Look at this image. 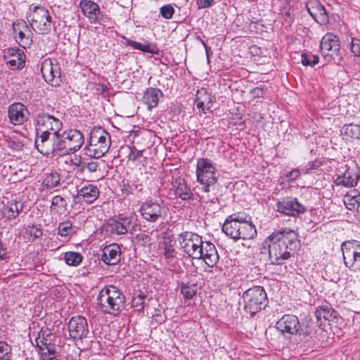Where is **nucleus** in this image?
Listing matches in <instances>:
<instances>
[{"label": "nucleus", "mask_w": 360, "mask_h": 360, "mask_svg": "<svg viewBox=\"0 0 360 360\" xmlns=\"http://www.w3.org/2000/svg\"><path fill=\"white\" fill-rule=\"evenodd\" d=\"M297 233L289 229L273 232L262 243L261 253L267 251L271 264L281 265L299 246Z\"/></svg>", "instance_id": "nucleus-1"}, {"label": "nucleus", "mask_w": 360, "mask_h": 360, "mask_svg": "<svg viewBox=\"0 0 360 360\" xmlns=\"http://www.w3.org/2000/svg\"><path fill=\"white\" fill-rule=\"evenodd\" d=\"M34 123L35 125V146L38 151L45 155H49L51 146L63 128L62 121L46 112L36 115Z\"/></svg>", "instance_id": "nucleus-2"}, {"label": "nucleus", "mask_w": 360, "mask_h": 360, "mask_svg": "<svg viewBox=\"0 0 360 360\" xmlns=\"http://www.w3.org/2000/svg\"><path fill=\"white\" fill-rule=\"evenodd\" d=\"M181 248L184 252L194 259H202L205 264L213 267L219 259L215 246L210 242L203 241L202 237L193 232H185L180 235Z\"/></svg>", "instance_id": "nucleus-3"}, {"label": "nucleus", "mask_w": 360, "mask_h": 360, "mask_svg": "<svg viewBox=\"0 0 360 360\" xmlns=\"http://www.w3.org/2000/svg\"><path fill=\"white\" fill-rule=\"evenodd\" d=\"M84 143L83 134L78 129H70L59 133L51 146L50 154L65 155L78 151Z\"/></svg>", "instance_id": "nucleus-4"}, {"label": "nucleus", "mask_w": 360, "mask_h": 360, "mask_svg": "<svg viewBox=\"0 0 360 360\" xmlns=\"http://www.w3.org/2000/svg\"><path fill=\"white\" fill-rule=\"evenodd\" d=\"M125 295L115 285H108L99 292L96 301L101 311L108 314H118L124 308Z\"/></svg>", "instance_id": "nucleus-5"}, {"label": "nucleus", "mask_w": 360, "mask_h": 360, "mask_svg": "<svg viewBox=\"0 0 360 360\" xmlns=\"http://www.w3.org/2000/svg\"><path fill=\"white\" fill-rule=\"evenodd\" d=\"M110 135L101 127L94 128L89 134L86 146L84 150L85 154L94 158L103 157L110 149Z\"/></svg>", "instance_id": "nucleus-6"}, {"label": "nucleus", "mask_w": 360, "mask_h": 360, "mask_svg": "<svg viewBox=\"0 0 360 360\" xmlns=\"http://www.w3.org/2000/svg\"><path fill=\"white\" fill-rule=\"evenodd\" d=\"M27 19L32 29L40 34L49 33L53 25L49 11L43 6L34 4L30 6Z\"/></svg>", "instance_id": "nucleus-7"}, {"label": "nucleus", "mask_w": 360, "mask_h": 360, "mask_svg": "<svg viewBox=\"0 0 360 360\" xmlns=\"http://www.w3.org/2000/svg\"><path fill=\"white\" fill-rule=\"evenodd\" d=\"M197 182L202 186V190L210 192L218 180L217 171L212 160L200 158L196 162Z\"/></svg>", "instance_id": "nucleus-8"}, {"label": "nucleus", "mask_w": 360, "mask_h": 360, "mask_svg": "<svg viewBox=\"0 0 360 360\" xmlns=\"http://www.w3.org/2000/svg\"><path fill=\"white\" fill-rule=\"evenodd\" d=\"M245 309L252 316L264 309L268 303L267 295L262 286H253L243 292Z\"/></svg>", "instance_id": "nucleus-9"}, {"label": "nucleus", "mask_w": 360, "mask_h": 360, "mask_svg": "<svg viewBox=\"0 0 360 360\" xmlns=\"http://www.w3.org/2000/svg\"><path fill=\"white\" fill-rule=\"evenodd\" d=\"M345 265L352 271H360V242L346 241L341 245Z\"/></svg>", "instance_id": "nucleus-10"}, {"label": "nucleus", "mask_w": 360, "mask_h": 360, "mask_svg": "<svg viewBox=\"0 0 360 360\" xmlns=\"http://www.w3.org/2000/svg\"><path fill=\"white\" fill-rule=\"evenodd\" d=\"M233 226H229L222 229L223 232L235 241L240 239L251 240L256 237L257 230L252 222H245L240 224H233Z\"/></svg>", "instance_id": "nucleus-11"}, {"label": "nucleus", "mask_w": 360, "mask_h": 360, "mask_svg": "<svg viewBox=\"0 0 360 360\" xmlns=\"http://www.w3.org/2000/svg\"><path fill=\"white\" fill-rule=\"evenodd\" d=\"M276 328L283 334L288 333L289 335H300L307 337L309 335V332L304 330L300 328V323L298 318L293 314L283 315L276 324Z\"/></svg>", "instance_id": "nucleus-12"}, {"label": "nucleus", "mask_w": 360, "mask_h": 360, "mask_svg": "<svg viewBox=\"0 0 360 360\" xmlns=\"http://www.w3.org/2000/svg\"><path fill=\"white\" fill-rule=\"evenodd\" d=\"M79 7L83 15L91 24L104 25L108 18L101 11L99 6L91 0H81Z\"/></svg>", "instance_id": "nucleus-13"}, {"label": "nucleus", "mask_w": 360, "mask_h": 360, "mask_svg": "<svg viewBox=\"0 0 360 360\" xmlns=\"http://www.w3.org/2000/svg\"><path fill=\"white\" fill-rule=\"evenodd\" d=\"M68 329L70 338L74 340H82L89 333L87 320L82 316H72L68 323Z\"/></svg>", "instance_id": "nucleus-14"}, {"label": "nucleus", "mask_w": 360, "mask_h": 360, "mask_svg": "<svg viewBox=\"0 0 360 360\" xmlns=\"http://www.w3.org/2000/svg\"><path fill=\"white\" fill-rule=\"evenodd\" d=\"M276 207L277 212L292 217H298L307 211L306 207L300 204L297 198L292 197H286L278 200Z\"/></svg>", "instance_id": "nucleus-15"}, {"label": "nucleus", "mask_w": 360, "mask_h": 360, "mask_svg": "<svg viewBox=\"0 0 360 360\" xmlns=\"http://www.w3.org/2000/svg\"><path fill=\"white\" fill-rule=\"evenodd\" d=\"M139 211L146 221L154 223L162 217L164 206L162 203L150 199L142 203Z\"/></svg>", "instance_id": "nucleus-16"}, {"label": "nucleus", "mask_w": 360, "mask_h": 360, "mask_svg": "<svg viewBox=\"0 0 360 360\" xmlns=\"http://www.w3.org/2000/svg\"><path fill=\"white\" fill-rule=\"evenodd\" d=\"M343 172L338 170L337 178L335 179L336 186H342L347 188L354 187L360 179L359 170L356 168H343Z\"/></svg>", "instance_id": "nucleus-17"}, {"label": "nucleus", "mask_w": 360, "mask_h": 360, "mask_svg": "<svg viewBox=\"0 0 360 360\" xmlns=\"http://www.w3.org/2000/svg\"><path fill=\"white\" fill-rule=\"evenodd\" d=\"M29 111L26 105L20 102L11 104L8 108V117L13 125H21L27 121Z\"/></svg>", "instance_id": "nucleus-18"}, {"label": "nucleus", "mask_w": 360, "mask_h": 360, "mask_svg": "<svg viewBox=\"0 0 360 360\" xmlns=\"http://www.w3.org/2000/svg\"><path fill=\"white\" fill-rule=\"evenodd\" d=\"M13 31L15 33V39L17 43L24 49L29 47L32 39L31 37V30L25 22H17L13 25Z\"/></svg>", "instance_id": "nucleus-19"}, {"label": "nucleus", "mask_w": 360, "mask_h": 360, "mask_svg": "<svg viewBox=\"0 0 360 360\" xmlns=\"http://www.w3.org/2000/svg\"><path fill=\"white\" fill-rule=\"evenodd\" d=\"M6 64L12 70H20L25 63V55L19 49L9 48L4 51Z\"/></svg>", "instance_id": "nucleus-20"}, {"label": "nucleus", "mask_w": 360, "mask_h": 360, "mask_svg": "<svg viewBox=\"0 0 360 360\" xmlns=\"http://www.w3.org/2000/svg\"><path fill=\"white\" fill-rule=\"evenodd\" d=\"M307 11L314 20L320 25L328 22V15L325 7L317 0H310L306 5Z\"/></svg>", "instance_id": "nucleus-21"}, {"label": "nucleus", "mask_w": 360, "mask_h": 360, "mask_svg": "<svg viewBox=\"0 0 360 360\" xmlns=\"http://www.w3.org/2000/svg\"><path fill=\"white\" fill-rule=\"evenodd\" d=\"M120 247L115 243L103 248L101 255L102 261L107 265H115L120 261Z\"/></svg>", "instance_id": "nucleus-22"}, {"label": "nucleus", "mask_w": 360, "mask_h": 360, "mask_svg": "<svg viewBox=\"0 0 360 360\" xmlns=\"http://www.w3.org/2000/svg\"><path fill=\"white\" fill-rule=\"evenodd\" d=\"M41 72L46 82H52L54 79L60 77V68L57 64H53L51 60H45L41 63Z\"/></svg>", "instance_id": "nucleus-23"}, {"label": "nucleus", "mask_w": 360, "mask_h": 360, "mask_svg": "<svg viewBox=\"0 0 360 360\" xmlns=\"http://www.w3.org/2000/svg\"><path fill=\"white\" fill-rule=\"evenodd\" d=\"M130 220L127 218H122L120 220L112 219L107 224V230L112 234L124 235L127 232Z\"/></svg>", "instance_id": "nucleus-24"}, {"label": "nucleus", "mask_w": 360, "mask_h": 360, "mask_svg": "<svg viewBox=\"0 0 360 360\" xmlns=\"http://www.w3.org/2000/svg\"><path fill=\"white\" fill-rule=\"evenodd\" d=\"M174 195L183 200H188L192 198L193 193L184 179H176L172 182Z\"/></svg>", "instance_id": "nucleus-25"}, {"label": "nucleus", "mask_w": 360, "mask_h": 360, "mask_svg": "<svg viewBox=\"0 0 360 360\" xmlns=\"http://www.w3.org/2000/svg\"><path fill=\"white\" fill-rule=\"evenodd\" d=\"M195 102L197 108L203 113H206V110H208L212 107V96L207 89L202 88L197 91Z\"/></svg>", "instance_id": "nucleus-26"}, {"label": "nucleus", "mask_w": 360, "mask_h": 360, "mask_svg": "<svg viewBox=\"0 0 360 360\" xmlns=\"http://www.w3.org/2000/svg\"><path fill=\"white\" fill-rule=\"evenodd\" d=\"M23 209V204L20 201L11 200L3 208L2 214L7 219H14Z\"/></svg>", "instance_id": "nucleus-27"}, {"label": "nucleus", "mask_w": 360, "mask_h": 360, "mask_svg": "<svg viewBox=\"0 0 360 360\" xmlns=\"http://www.w3.org/2000/svg\"><path fill=\"white\" fill-rule=\"evenodd\" d=\"M315 314L317 319L320 321L322 319L329 322L334 321L338 317V313L328 304L318 307Z\"/></svg>", "instance_id": "nucleus-28"}, {"label": "nucleus", "mask_w": 360, "mask_h": 360, "mask_svg": "<svg viewBox=\"0 0 360 360\" xmlns=\"http://www.w3.org/2000/svg\"><path fill=\"white\" fill-rule=\"evenodd\" d=\"M98 188L93 184H87L82 186L78 191V195L82 197L87 203L94 202L99 196Z\"/></svg>", "instance_id": "nucleus-29"}, {"label": "nucleus", "mask_w": 360, "mask_h": 360, "mask_svg": "<svg viewBox=\"0 0 360 360\" xmlns=\"http://www.w3.org/2000/svg\"><path fill=\"white\" fill-rule=\"evenodd\" d=\"M162 96V92L158 88L150 87L146 89L143 95V102L148 108L151 110L156 107L159 102V98Z\"/></svg>", "instance_id": "nucleus-30"}, {"label": "nucleus", "mask_w": 360, "mask_h": 360, "mask_svg": "<svg viewBox=\"0 0 360 360\" xmlns=\"http://www.w3.org/2000/svg\"><path fill=\"white\" fill-rule=\"evenodd\" d=\"M53 334L49 328H41L35 340L37 346L40 351L44 350V347H47L52 342Z\"/></svg>", "instance_id": "nucleus-31"}, {"label": "nucleus", "mask_w": 360, "mask_h": 360, "mask_svg": "<svg viewBox=\"0 0 360 360\" xmlns=\"http://www.w3.org/2000/svg\"><path fill=\"white\" fill-rule=\"evenodd\" d=\"M125 40H126V44L128 46H130L133 49L141 51L144 53L156 54L159 51L158 48L155 44H149V43L143 44L139 42L131 40L129 39H125Z\"/></svg>", "instance_id": "nucleus-32"}, {"label": "nucleus", "mask_w": 360, "mask_h": 360, "mask_svg": "<svg viewBox=\"0 0 360 360\" xmlns=\"http://www.w3.org/2000/svg\"><path fill=\"white\" fill-rule=\"evenodd\" d=\"M339 44L338 37L332 33L326 34L321 41L320 49L321 53L329 51Z\"/></svg>", "instance_id": "nucleus-33"}, {"label": "nucleus", "mask_w": 360, "mask_h": 360, "mask_svg": "<svg viewBox=\"0 0 360 360\" xmlns=\"http://www.w3.org/2000/svg\"><path fill=\"white\" fill-rule=\"evenodd\" d=\"M248 216L244 213H234L229 215L225 220L222 229L229 226H233V224H240L245 222H252L250 218L248 219Z\"/></svg>", "instance_id": "nucleus-34"}, {"label": "nucleus", "mask_w": 360, "mask_h": 360, "mask_svg": "<svg viewBox=\"0 0 360 360\" xmlns=\"http://www.w3.org/2000/svg\"><path fill=\"white\" fill-rule=\"evenodd\" d=\"M341 134L346 139H360V125L354 124H345L342 127Z\"/></svg>", "instance_id": "nucleus-35"}, {"label": "nucleus", "mask_w": 360, "mask_h": 360, "mask_svg": "<svg viewBox=\"0 0 360 360\" xmlns=\"http://www.w3.org/2000/svg\"><path fill=\"white\" fill-rule=\"evenodd\" d=\"M322 56L326 62L340 63L342 60L340 44H338L336 46H333V49H329V51L323 52Z\"/></svg>", "instance_id": "nucleus-36"}, {"label": "nucleus", "mask_w": 360, "mask_h": 360, "mask_svg": "<svg viewBox=\"0 0 360 360\" xmlns=\"http://www.w3.org/2000/svg\"><path fill=\"white\" fill-rule=\"evenodd\" d=\"M82 256L77 252H68L64 255V260L69 266H77L82 262Z\"/></svg>", "instance_id": "nucleus-37"}, {"label": "nucleus", "mask_w": 360, "mask_h": 360, "mask_svg": "<svg viewBox=\"0 0 360 360\" xmlns=\"http://www.w3.org/2000/svg\"><path fill=\"white\" fill-rule=\"evenodd\" d=\"M60 181V175L57 172L49 174L42 183V187L53 188L59 184Z\"/></svg>", "instance_id": "nucleus-38"}, {"label": "nucleus", "mask_w": 360, "mask_h": 360, "mask_svg": "<svg viewBox=\"0 0 360 360\" xmlns=\"http://www.w3.org/2000/svg\"><path fill=\"white\" fill-rule=\"evenodd\" d=\"M58 233L62 237H68L74 233L72 224L70 221L60 223L58 226Z\"/></svg>", "instance_id": "nucleus-39"}, {"label": "nucleus", "mask_w": 360, "mask_h": 360, "mask_svg": "<svg viewBox=\"0 0 360 360\" xmlns=\"http://www.w3.org/2000/svg\"><path fill=\"white\" fill-rule=\"evenodd\" d=\"M67 202L60 195H56L51 201V208L56 210L57 212H65L67 210Z\"/></svg>", "instance_id": "nucleus-40"}, {"label": "nucleus", "mask_w": 360, "mask_h": 360, "mask_svg": "<svg viewBox=\"0 0 360 360\" xmlns=\"http://www.w3.org/2000/svg\"><path fill=\"white\" fill-rule=\"evenodd\" d=\"M197 292V285L194 284L183 283L181 286V293L185 299H191Z\"/></svg>", "instance_id": "nucleus-41"}, {"label": "nucleus", "mask_w": 360, "mask_h": 360, "mask_svg": "<svg viewBox=\"0 0 360 360\" xmlns=\"http://www.w3.org/2000/svg\"><path fill=\"white\" fill-rule=\"evenodd\" d=\"M319 56L311 53H302L301 55V62L304 66L314 67L319 62Z\"/></svg>", "instance_id": "nucleus-42"}, {"label": "nucleus", "mask_w": 360, "mask_h": 360, "mask_svg": "<svg viewBox=\"0 0 360 360\" xmlns=\"http://www.w3.org/2000/svg\"><path fill=\"white\" fill-rule=\"evenodd\" d=\"M146 295L143 292H141L137 295L134 296L131 300V306L134 310L141 312L144 309V302Z\"/></svg>", "instance_id": "nucleus-43"}, {"label": "nucleus", "mask_w": 360, "mask_h": 360, "mask_svg": "<svg viewBox=\"0 0 360 360\" xmlns=\"http://www.w3.org/2000/svg\"><path fill=\"white\" fill-rule=\"evenodd\" d=\"M347 193L344 197V203L348 210L357 212V198L356 195H352V193Z\"/></svg>", "instance_id": "nucleus-44"}, {"label": "nucleus", "mask_w": 360, "mask_h": 360, "mask_svg": "<svg viewBox=\"0 0 360 360\" xmlns=\"http://www.w3.org/2000/svg\"><path fill=\"white\" fill-rule=\"evenodd\" d=\"M162 244L164 248L165 257L168 259L174 257L176 252L172 241L170 239H165Z\"/></svg>", "instance_id": "nucleus-45"}, {"label": "nucleus", "mask_w": 360, "mask_h": 360, "mask_svg": "<svg viewBox=\"0 0 360 360\" xmlns=\"http://www.w3.org/2000/svg\"><path fill=\"white\" fill-rule=\"evenodd\" d=\"M349 48L354 56L360 58V39L352 37Z\"/></svg>", "instance_id": "nucleus-46"}, {"label": "nucleus", "mask_w": 360, "mask_h": 360, "mask_svg": "<svg viewBox=\"0 0 360 360\" xmlns=\"http://www.w3.org/2000/svg\"><path fill=\"white\" fill-rule=\"evenodd\" d=\"M174 13V9L171 5H165L160 8V14L165 19H171Z\"/></svg>", "instance_id": "nucleus-47"}, {"label": "nucleus", "mask_w": 360, "mask_h": 360, "mask_svg": "<svg viewBox=\"0 0 360 360\" xmlns=\"http://www.w3.org/2000/svg\"><path fill=\"white\" fill-rule=\"evenodd\" d=\"M39 352L41 353V359L43 360H53L55 359L54 352L51 350L49 346H47V347H44V350L40 351L39 349Z\"/></svg>", "instance_id": "nucleus-48"}, {"label": "nucleus", "mask_w": 360, "mask_h": 360, "mask_svg": "<svg viewBox=\"0 0 360 360\" xmlns=\"http://www.w3.org/2000/svg\"><path fill=\"white\" fill-rule=\"evenodd\" d=\"M10 352V346L4 342L0 341V360L4 359Z\"/></svg>", "instance_id": "nucleus-49"}, {"label": "nucleus", "mask_w": 360, "mask_h": 360, "mask_svg": "<svg viewBox=\"0 0 360 360\" xmlns=\"http://www.w3.org/2000/svg\"><path fill=\"white\" fill-rule=\"evenodd\" d=\"M300 175H301L300 169L298 168H295V169H292L290 172H289L286 174L285 176H286V178H288V180L289 181H295L300 177Z\"/></svg>", "instance_id": "nucleus-50"}, {"label": "nucleus", "mask_w": 360, "mask_h": 360, "mask_svg": "<svg viewBox=\"0 0 360 360\" xmlns=\"http://www.w3.org/2000/svg\"><path fill=\"white\" fill-rule=\"evenodd\" d=\"M29 232L34 239L39 238L42 236V229L40 226H32L30 227Z\"/></svg>", "instance_id": "nucleus-51"}, {"label": "nucleus", "mask_w": 360, "mask_h": 360, "mask_svg": "<svg viewBox=\"0 0 360 360\" xmlns=\"http://www.w3.org/2000/svg\"><path fill=\"white\" fill-rule=\"evenodd\" d=\"M142 190V185L139 184H133L131 186H129V188L122 189L123 193L127 195L132 193L134 191H141Z\"/></svg>", "instance_id": "nucleus-52"}, {"label": "nucleus", "mask_w": 360, "mask_h": 360, "mask_svg": "<svg viewBox=\"0 0 360 360\" xmlns=\"http://www.w3.org/2000/svg\"><path fill=\"white\" fill-rule=\"evenodd\" d=\"M9 257V252H8L7 248L0 240V259L4 260Z\"/></svg>", "instance_id": "nucleus-53"}, {"label": "nucleus", "mask_w": 360, "mask_h": 360, "mask_svg": "<svg viewBox=\"0 0 360 360\" xmlns=\"http://www.w3.org/2000/svg\"><path fill=\"white\" fill-rule=\"evenodd\" d=\"M214 0H196L199 8H209L212 5Z\"/></svg>", "instance_id": "nucleus-54"}, {"label": "nucleus", "mask_w": 360, "mask_h": 360, "mask_svg": "<svg viewBox=\"0 0 360 360\" xmlns=\"http://www.w3.org/2000/svg\"><path fill=\"white\" fill-rule=\"evenodd\" d=\"M86 168L87 170L90 172H94L97 170L98 168V163L96 162H89L86 163Z\"/></svg>", "instance_id": "nucleus-55"}, {"label": "nucleus", "mask_w": 360, "mask_h": 360, "mask_svg": "<svg viewBox=\"0 0 360 360\" xmlns=\"http://www.w3.org/2000/svg\"><path fill=\"white\" fill-rule=\"evenodd\" d=\"M305 166L308 168V170L311 171L312 169L317 168L319 166V162L315 160L308 162V164L306 165Z\"/></svg>", "instance_id": "nucleus-56"}, {"label": "nucleus", "mask_w": 360, "mask_h": 360, "mask_svg": "<svg viewBox=\"0 0 360 360\" xmlns=\"http://www.w3.org/2000/svg\"><path fill=\"white\" fill-rule=\"evenodd\" d=\"M137 238L139 240H144L146 245L150 243V238L148 235L140 234L137 235Z\"/></svg>", "instance_id": "nucleus-57"}, {"label": "nucleus", "mask_w": 360, "mask_h": 360, "mask_svg": "<svg viewBox=\"0 0 360 360\" xmlns=\"http://www.w3.org/2000/svg\"><path fill=\"white\" fill-rule=\"evenodd\" d=\"M200 41L205 49L207 57V58H209V54H210V52L211 51V48L210 46H208L206 44V43L205 42V41H203L202 39H200Z\"/></svg>", "instance_id": "nucleus-58"}, {"label": "nucleus", "mask_w": 360, "mask_h": 360, "mask_svg": "<svg viewBox=\"0 0 360 360\" xmlns=\"http://www.w3.org/2000/svg\"><path fill=\"white\" fill-rule=\"evenodd\" d=\"M200 41L205 49L207 57V58H209V54H210V52L211 51V48L210 46H208L206 44V43L205 42V41H203L202 39H200Z\"/></svg>", "instance_id": "nucleus-59"}, {"label": "nucleus", "mask_w": 360, "mask_h": 360, "mask_svg": "<svg viewBox=\"0 0 360 360\" xmlns=\"http://www.w3.org/2000/svg\"><path fill=\"white\" fill-rule=\"evenodd\" d=\"M142 154H143V151L142 150H138L136 152V153L134 155L132 160H137L138 158H139L140 157L142 156Z\"/></svg>", "instance_id": "nucleus-60"}, {"label": "nucleus", "mask_w": 360, "mask_h": 360, "mask_svg": "<svg viewBox=\"0 0 360 360\" xmlns=\"http://www.w3.org/2000/svg\"><path fill=\"white\" fill-rule=\"evenodd\" d=\"M262 93V90L261 89H254L253 91V95L254 96H257L259 97V94Z\"/></svg>", "instance_id": "nucleus-61"}, {"label": "nucleus", "mask_w": 360, "mask_h": 360, "mask_svg": "<svg viewBox=\"0 0 360 360\" xmlns=\"http://www.w3.org/2000/svg\"><path fill=\"white\" fill-rule=\"evenodd\" d=\"M357 198V212H360V194L356 195Z\"/></svg>", "instance_id": "nucleus-62"}, {"label": "nucleus", "mask_w": 360, "mask_h": 360, "mask_svg": "<svg viewBox=\"0 0 360 360\" xmlns=\"http://www.w3.org/2000/svg\"><path fill=\"white\" fill-rule=\"evenodd\" d=\"M300 169L301 171V174L302 173L307 174L310 172L309 170H308V168L306 166L303 167L302 169Z\"/></svg>", "instance_id": "nucleus-63"}, {"label": "nucleus", "mask_w": 360, "mask_h": 360, "mask_svg": "<svg viewBox=\"0 0 360 360\" xmlns=\"http://www.w3.org/2000/svg\"><path fill=\"white\" fill-rule=\"evenodd\" d=\"M101 89H102V91H104V89H105L104 86L102 85V86H101Z\"/></svg>", "instance_id": "nucleus-64"}]
</instances>
